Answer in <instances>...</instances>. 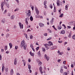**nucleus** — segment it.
<instances>
[{
	"mask_svg": "<svg viewBox=\"0 0 75 75\" xmlns=\"http://www.w3.org/2000/svg\"><path fill=\"white\" fill-rule=\"evenodd\" d=\"M24 42H25V41L23 40L21 42V48L23 47V49L25 50H26V47H27V46L26 45V44H25Z\"/></svg>",
	"mask_w": 75,
	"mask_h": 75,
	"instance_id": "f257e3e1",
	"label": "nucleus"
},
{
	"mask_svg": "<svg viewBox=\"0 0 75 75\" xmlns=\"http://www.w3.org/2000/svg\"><path fill=\"white\" fill-rule=\"evenodd\" d=\"M4 3L3 2L1 3V9L2 11H3V10H4V8H3V6H4Z\"/></svg>",
	"mask_w": 75,
	"mask_h": 75,
	"instance_id": "f03ea898",
	"label": "nucleus"
},
{
	"mask_svg": "<svg viewBox=\"0 0 75 75\" xmlns=\"http://www.w3.org/2000/svg\"><path fill=\"white\" fill-rule=\"evenodd\" d=\"M42 67L41 66L39 68V71L41 74H42L43 72H45V71H43V72L42 71Z\"/></svg>",
	"mask_w": 75,
	"mask_h": 75,
	"instance_id": "7ed1b4c3",
	"label": "nucleus"
},
{
	"mask_svg": "<svg viewBox=\"0 0 75 75\" xmlns=\"http://www.w3.org/2000/svg\"><path fill=\"white\" fill-rule=\"evenodd\" d=\"M19 25L21 29H23V24H21V23H19Z\"/></svg>",
	"mask_w": 75,
	"mask_h": 75,
	"instance_id": "20e7f679",
	"label": "nucleus"
},
{
	"mask_svg": "<svg viewBox=\"0 0 75 75\" xmlns=\"http://www.w3.org/2000/svg\"><path fill=\"white\" fill-rule=\"evenodd\" d=\"M28 13L26 14V16L27 17H30L31 16V11L30 10H28Z\"/></svg>",
	"mask_w": 75,
	"mask_h": 75,
	"instance_id": "39448f33",
	"label": "nucleus"
},
{
	"mask_svg": "<svg viewBox=\"0 0 75 75\" xmlns=\"http://www.w3.org/2000/svg\"><path fill=\"white\" fill-rule=\"evenodd\" d=\"M45 59H47V61H48L49 59H50V57L48 56H47V54L45 55Z\"/></svg>",
	"mask_w": 75,
	"mask_h": 75,
	"instance_id": "423d86ee",
	"label": "nucleus"
},
{
	"mask_svg": "<svg viewBox=\"0 0 75 75\" xmlns=\"http://www.w3.org/2000/svg\"><path fill=\"white\" fill-rule=\"evenodd\" d=\"M48 43H49V44H48V46H49V47H50L51 46V45H53V44H52V42L51 41H50L49 42H48Z\"/></svg>",
	"mask_w": 75,
	"mask_h": 75,
	"instance_id": "0eeeda50",
	"label": "nucleus"
},
{
	"mask_svg": "<svg viewBox=\"0 0 75 75\" xmlns=\"http://www.w3.org/2000/svg\"><path fill=\"white\" fill-rule=\"evenodd\" d=\"M17 63V59L15 58L14 60V65H16Z\"/></svg>",
	"mask_w": 75,
	"mask_h": 75,
	"instance_id": "6e6552de",
	"label": "nucleus"
},
{
	"mask_svg": "<svg viewBox=\"0 0 75 75\" xmlns=\"http://www.w3.org/2000/svg\"><path fill=\"white\" fill-rule=\"evenodd\" d=\"M39 25L41 27H44V24L41 23H39Z\"/></svg>",
	"mask_w": 75,
	"mask_h": 75,
	"instance_id": "1a4fd4ad",
	"label": "nucleus"
},
{
	"mask_svg": "<svg viewBox=\"0 0 75 75\" xmlns=\"http://www.w3.org/2000/svg\"><path fill=\"white\" fill-rule=\"evenodd\" d=\"M2 72H3V71H4V64H2Z\"/></svg>",
	"mask_w": 75,
	"mask_h": 75,
	"instance_id": "9d476101",
	"label": "nucleus"
},
{
	"mask_svg": "<svg viewBox=\"0 0 75 75\" xmlns=\"http://www.w3.org/2000/svg\"><path fill=\"white\" fill-rule=\"evenodd\" d=\"M14 74V72H13V69H12L10 71V75H13Z\"/></svg>",
	"mask_w": 75,
	"mask_h": 75,
	"instance_id": "9b49d317",
	"label": "nucleus"
},
{
	"mask_svg": "<svg viewBox=\"0 0 75 75\" xmlns=\"http://www.w3.org/2000/svg\"><path fill=\"white\" fill-rule=\"evenodd\" d=\"M22 62H23V65H24V67H25V64L26 63V62H25V61L24 60H22Z\"/></svg>",
	"mask_w": 75,
	"mask_h": 75,
	"instance_id": "f8f14e48",
	"label": "nucleus"
},
{
	"mask_svg": "<svg viewBox=\"0 0 75 75\" xmlns=\"http://www.w3.org/2000/svg\"><path fill=\"white\" fill-rule=\"evenodd\" d=\"M15 17V16H14V15H13L11 17V20H13L14 18Z\"/></svg>",
	"mask_w": 75,
	"mask_h": 75,
	"instance_id": "ddd939ff",
	"label": "nucleus"
},
{
	"mask_svg": "<svg viewBox=\"0 0 75 75\" xmlns=\"http://www.w3.org/2000/svg\"><path fill=\"white\" fill-rule=\"evenodd\" d=\"M38 55L39 57H41V53H40V51H39L38 52Z\"/></svg>",
	"mask_w": 75,
	"mask_h": 75,
	"instance_id": "4468645a",
	"label": "nucleus"
},
{
	"mask_svg": "<svg viewBox=\"0 0 75 75\" xmlns=\"http://www.w3.org/2000/svg\"><path fill=\"white\" fill-rule=\"evenodd\" d=\"M9 45L10 47V48H12V47H13L12 44H11V43H9Z\"/></svg>",
	"mask_w": 75,
	"mask_h": 75,
	"instance_id": "2eb2a0df",
	"label": "nucleus"
},
{
	"mask_svg": "<svg viewBox=\"0 0 75 75\" xmlns=\"http://www.w3.org/2000/svg\"><path fill=\"white\" fill-rule=\"evenodd\" d=\"M65 31L64 30H63L61 31V33L63 34H64V33H65Z\"/></svg>",
	"mask_w": 75,
	"mask_h": 75,
	"instance_id": "dca6fc26",
	"label": "nucleus"
},
{
	"mask_svg": "<svg viewBox=\"0 0 75 75\" xmlns=\"http://www.w3.org/2000/svg\"><path fill=\"white\" fill-rule=\"evenodd\" d=\"M72 24H74V21L70 22L69 23V25H72Z\"/></svg>",
	"mask_w": 75,
	"mask_h": 75,
	"instance_id": "f3484780",
	"label": "nucleus"
},
{
	"mask_svg": "<svg viewBox=\"0 0 75 75\" xmlns=\"http://www.w3.org/2000/svg\"><path fill=\"white\" fill-rule=\"evenodd\" d=\"M36 12L37 15H39L40 12L39 10H38L37 11H36Z\"/></svg>",
	"mask_w": 75,
	"mask_h": 75,
	"instance_id": "a211bd4d",
	"label": "nucleus"
},
{
	"mask_svg": "<svg viewBox=\"0 0 75 75\" xmlns=\"http://www.w3.org/2000/svg\"><path fill=\"white\" fill-rule=\"evenodd\" d=\"M28 68L29 69H31V65L30 64L28 65Z\"/></svg>",
	"mask_w": 75,
	"mask_h": 75,
	"instance_id": "6ab92c4d",
	"label": "nucleus"
},
{
	"mask_svg": "<svg viewBox=\"0 0 75 75\" xmlns=\"http://www.w3.org/2000/svg\"><path fill=\"white\" fill-rule=\"evenodd\" d=\"M1 23H3L4 24L5 23V20L4 19H3L1 21Z\"/></svg>",
	"mask_w": 75,
	"mask_h": 75,
	"instance_id": "aec40b11",
	"label": "nucleus"
},
{
	"mask_svg": "<svg viewBox=\"0 0 75 75\" xmlns=\"http://www.w3.org/2000/svg\"><path fill=\"white\" fill-rule=\"evenodd\" d=\"M30 20H31V21H32L33 20V18L32 16L30 17Z\"/></svg>",
	"mask_w": 75,
	"mask_h": 75,
	"instance_id": "412c9836",
	"label": "nucleus"
},
{
	"mask_svg": "<svg viewBox=\"0 0 75 75\" xmlns=\"http://www.w3.org/2000/svg\"><path fill=\"white\" fill-rule=\"evenodd\" d=\"M62 27H61V26H58L57 28L59 30H61V29L62 28Z\"/></svg>",
	"mask_w": 75,
	"mask_h": 75,
	"instance_id": "4be33fe9",
	"label": "nucleus"
},
{
	"mask_svg": "<svg viewBox=\"0 0 75 75\" xmlns=\"http://www.w3.org/2000/svg\"><path fill=\"white\" fill-rule=\"evenodd\" d=\"M9 36H10V34H9L8 33L6 35V38H8V37H9Z\"/></svg>",
	"mask_w": 75,
	"mask_h": 75,
	"instance_id": "5701e85b",
	"label": "nucleus"
},
{
	"mask_svg": "<svg viewBox=\"0 0 75 75\" xmlns=\"http://www.w3.org/2000/svg\"><path fill=\"white\" fill-rule=\"evenodd\" d=\"M30 55H31V56H34V54H33V53H32V52H30Z\"/></svg>",
	"mask_w": 75,
	"mask_h": 75,
	"instance_id": "b1692460",
	"label": "nucleus"
},
{
	"mask_svg": "<svg viewBox=\"0 0 75 75\" xmlns=\"http://www.w3.org/2000/svg\"><path fill=\"white\" fill-rule=\"evenodd\" d=\"M71 34H72V32L71 31V33L69 34V38L71 37Z\"/></svg>",
	"mask_w": 75,
	"mask_h": 75,
	"instance_id": "393cba45",
	"label": "nucleus"
},
{
	"mask_svg": "<svg viewBox=\"0 0 75 75\" xmlns=\"http://www.w3.org/2000/svg\"><path fill=\"white\" fill-rule=\"evenodd\" d=\"M44 46H45V48H47V47L48 46V44H44Z\"/></svg>",
	"mask_w": 75,
	"mask_h": 75,
	"instance_id": "a878e982",
	"label": "nucleus"
},
{
	"mask_svg": "<svg viewBox=\"0 0 75 75\" xmlns=\"http://www.w3.org/2000/svg\"><path fill=\"white\" fill-rule=\"evenodd\" d=\"M30 47L31 48H34V46H33V45L32 44H30Z\"/></svg>",
	"mask_w": 75,
	"mask_h": 75,
	"instance_id": "bb28decb",
	"label": "nucleus"
},
{
	"mask_svg": "<svg viewBox=\"0 0 75 75\" xmlns=\"http://www.w3.org/2000/svg\"><path fill=\"white\" fill-rule=\"evenodd\" d=\"M42 51H43V52H45L46 51L45 48L44 47L43 48Z\"/></svg>",
	"mask_w": 75,
	"mask_h": 75,
	"instance_id": "cd10ccee",
	"label": "nucleus"
},
{
	"mask_svg": "<svg viewBox=\"0 0 75 75\" xmlns=\"http://www.w3.org/2000/svg\"><path fill=\"white\" fill-rule=\"evenodd\" d=\"M64 16V14L62 13L59 16V17H62Z\"/></svg>",
	"mask_w": 75,
	"mask_h": 75,
	"instance_id": "c85d7f7f",
	"label": "nucleus"
},
{
	"mask_svg": "<svg viewBox=\"0 0 75 75\" xmlns=\"http://www.w3.org/2000/svg\"><path fill=\"white\" fill-rule=\"evenodd\" d=\"M56 12V8H55V6H54V12Z\"/></svg>",
	"mask_w": 75,
	"mask_h": 75,
	"instance_id": "c756f323",
	"label": "nucleus"
},
{
	"mask_svg": "<svg viewBox=\"0 0 75 75\" xmlns=\"http://www.w3.org/2000/svg\"><path fill=\"white\" fill-rule=\"evenodd\" d=\"M47 30L49 33H52V31L51 30H50V29H48Z\"/></svg>",
	"mask_w": 75,
	"mask_h": 75,
	"instance_id": "7c9ffc66",
	"label": "nucleus"
},
{
	"mask_svg": "<svg viewBox=\"0 0 75 75\" xmlns=\"http://www.w3.org/2000/svg\"><path fill=\"white\" fill-rule=\"evenodd\" d=\"M7 50V46H5V50L6 51Z\"/></svg>",
	"mask_w": 75,
	"mask_h": 75,
	"instance_id": "2f4dec72",
	"label": "nucleus"
},
{
	"mask_svg": "<svg viewBox=\"0 0 75 75\" xmlns=\"http://www.w3.org/2000/svg\"><path fill=\"white\" fill-rule=\"evenodd\" d=\"M50 8H51L52 9V4H50Z\"/></svg>",
	"mask_w": 75,
	"mask_h": 75,
	"instance_id": "473e14b6",
	"label": "nucleus"
},
{
	"mask_svg": "<svg viewBox=\"0 0 75 75\" xmlns=\"http://www.w3.org/2000/svg\"><path fill=\"white\" fill-rule=\"evenodd\" d=\"M68 8V6L66 5L65 6V10H67Z\"/></svg>",
	"mask_w": 75,
	"mask_h": 75,
	"instance_id": "72a5a7b5",
	"label": "nucleus"
},
{
	"mask_svg": "<svg viewBox=\"0 0 75 75\" xmlns=\"http://www.w3.org/2000/svg\"><path fill=\"white\" fill-rule=\"evenodd\" d=\"M24 35L25 37H26V38L27 39V35L25 33H24Z\"/></svg>",
	"mask_w": 75,
	"mask_h": 75,
	"instance_id": "f704fd0d",
	"label": "nucleus"
},
{
	"mask_svg": "<svg viewBox=\"0 0 75 75\" xmlns=\"http://www.w3.org/2000/svg\"><path fill=\"white\" fill-rule=\"evenodd\" d=\"M6 7H7L8 8H9V4H8V3L6 4Z\"/></svg>",
	"mask_w": 75,
	"mask_h": 75,
	"instance_id": "c9c22d12",
	"label": "nucleus"
},
{
	"mask_svg": "<svg viewBox=\"0 0 75 75\" xmlns=\"http://www.w3.org/2000/svg\"><path fill=\"white\" fill-rule=\"evenodd\" d=\"M52 27H53V28H54V30H56V31H57V29H56L55 28V26L54 25Z\"/></svg>",
	"mask_w": 75,
	"mask_h": 75,
	"instance_id": "e433bc0d",
	"label": "nucleus"
},
{
	"mask_svg": "<svg viewBox=\"0 0 75 75\" xmlns=\"http://www.w3.org/2000/svg\"><path fill=\"white\" fill-rule=\"evenodd\" d=\"M33 35H30V39H33Z\"/></svg>",
	"mask_w": 75,
	"mask_h": 75,
	"instance_id": "4c0bfd02",
	"label": "nucleus"
},
{
	"mask_svg": "<svg viewBox=\"0 0 75 75\" xmlns=\"http://www.w3.org/2000/svg\"><path fill=\"white\" fill-rule=\"evenodd\" d=\"M51 38H52V37H50L48 38L47 39V40L48 41L49 40H51Z\"/></svg>",
	"mask_w": 75,
	"mask_h": 75,
	"instance_id": "58836bf2",
	"label": "nucleus"
},
{
	"mask_svg": "<svg viewBox=\"0 0 75 75\" xmlns=\"http://www.w3.org/2000/svg\"><path fill=\"white\" fill-rule=\"evenodd\" d=\"M60 72L61 73H63V69H62L60 70Z\"/></svg>",
	"mask_w": 75,
	"mask_h": 75,
	"instance_id": "ea45409f",
	"label": "nucleus"
},
{
	"mask_svg": "<svg viewBox=\"0 0 75 75\" xmlns=\"http://www.w3.org/2000/svg\"><path fill=\"white\" fill-rule=\"evenodd\" d=\"M73 39L75 40V35H74L72 37Z\"/></svg>",
	"mask_w": 75,
	"mask_h": 75,
	"instance_id": "a19ab883",
	"label": "nucleus"
},
{
	"mask_svg": "<svg viewBox=\"0 0 75 75\" xmlns=\"http://www.w3.org/2000/svg\"><path fill=\"white\" fill-rule=\"evenodd\" d=\"M39 48H40V47H38L36 48V50L37 51H38V50H39Z\"/></svg>",
	"mask_w": 75,
	"mask_h": 75,
	"instance_id": "79ce46f5",
	"label": "nucleus"
},
{
	"mask_svg": "<svg viewBox=\"0 0 75 75\" xmlns=\"http://www.w3.org/2000/svg\"><path fill=\"white\" fill-rule=\"evenodd\" d=\"M18 46H16L15 47V50H17V48H18Z\"/></svg>",
	"mask_w": 75,
	"mask_h": 75,
	"instance_id": "37998d69",
	"label": "nucleus"
},
{
	"mask_svg": "<svg viewBox=\"0 0 75 75\" xmlns=\"http://www.w3.org/2000/svg\"><path fill=\"white\" fill-rule=\"evenodd\" d=\"M44 35L45 36H46V37H47V33H44Z\"/></svg>",
	"mask_w": 75,
	"mask_h": 75,
	"instance_id": "c03bdc74",
	"label": "nucleus"
},
{
	"mask_svg": "<svg viewBox=\"0 0 75 75\" xmlns=\"http://www.w3.org/2000/svg\"><path fill=\"white\" fill-rule=\"evenodd\" d=\"M63 75H67V72L64 73Z\"/></svg>",
	"mask_w": 75,
	"mask_h": 75,
	"instance_id": "a18cd8bd",
	"label": "nucleus"
},
{
	"mask_svg": "<svg viewBox=\"0 0 75 75\" xmlns=\"http://www.w3.org/2000/svg\"><path fill=\"white\" fill-rule=\"evenodd\" d=\"M59 3V0H57V4H58Z\"/></svg>",
	"mask_w": 75,
	"mask_h": 75,
	"instance_id": "49530a36",
	"label": "nucleus"
},
{
	"mask_svg": "<svg viewBox=\"0 0 75 75\" xmlns=\"http://www.w3.org/2000/svg\"><path fill=\"white\" fill-rule=\"evenodd\" d=\"M62 26H63V27H64V29H65L66 28V26H65V25L64 24L62 25Z\"/></svg>",
	"mask_w": 75,
	"mask_h": 75,
	"instance_id": "de8ad7c7",
	"label": "nucleus"
},
{
	"mask_svg": "<svg viewBox=\"0 0 75 75\" xmlns=\"http://www.w3.org/2000/svg\"><path fill=\"white\" fill-rule=\"evenodd\" d=\"M47 3V2L46 1H45L44 2V4H45Z\"/></svg>",
	"mask_w": 75,
	"mask_h": 75,
	"instance_id": "09e8293b",
	"label": "nucleus"
},
{
	"mask_svg": "<svg viewBox=\"0 0 75 75\" xmlns=\"http://www.w3.org/2000/svg\"><path fill=\"white\" fill-rule=\"evenodd\" d=\"M41 64H42V63L41 62H40L39 63V66H40V65H41Z\"/></svg>",
	"mask_w": 75,
	"mask_h": 75,
	"instance_id": "8fccbe9b",
	"label": "nucleus"
},
{
	"mask_svg": "<svg viewBox=\"0 0 75 75\" xmlns=\"http://www.w3.org/2000/svg\"><path fill=\"white\" fill-rule=\"evenodd\" d=\"M53 22H54V21L52 20L51 21V23L52 24V23H53Z\"/></svg>",
	"mask_w": 75,
	"mask_h": 75,
	"instance_id": "3c124183",
	"label": "nucleus"
},
{
	"mask_svg": "<svg viewBox=\"0 0 75 75\" xmlns=\"http://www.w3.org/2000/svg\"><path fill=\"white\" fill-rule=\"evenodd\" d=\"M57 48V46H53L54 49H55V48Z\"/></svg>",
	"mask_w": 75,
	"mask_h": 75,
	"instance_id": "603ef678",
	"label": "nucleus"
},
{
	"mask_svg": "<svg viewBox=\"0 0 75 75\" xmlns=\"http://www.w3.org/2000/svg\"><path fill=\"white\" fill-rule=\"evenodd\" d=\"M29 18H27L25 19V21H27V20H29Z\"/></svg>",
	"mask_w": 75,
	"mask_h": 75,
	"instance_id": "864d4df0",
	"label": "nucleus"
},
{
	"mask_svg": "<svg viewBox=\"0 0 75 75\" xmlns=\"http://www.w3.org/2000/svg\"><path fill=\"white\" fill-rule=\"evenodd\" d=\"M7 12V10H5L4 13V14H5V13H6Z\"/></svg>",
	"mask_w": 75,
	"mask_h": 75,
	"instance_id": "5fc2aeb1",
	"label": "nucleus"
},
{
	"mask_svg": "<svg viewBox=\"0 0 75 75\" xmlns=\"http://www.w3.org/2000/svg\"><path fill=\"white\" fill-rule=\"evenodd\" d=\"M28 62H31V59H28Z\"/></svg>",
	"mask_w": 75,
	"mask_h": 75,
	"instance_id": "6e6d98bb",
	"label": "nucleus"
},
{
	"mask_svg": "<svg viewBox=\"0 0 75 75\" xmlns=\"http://www.w3.org/2000/svg\"><path fill=\"white\" fill-rule=\"evenodd\" d=\"M14 28H17V26L14 25Z\"/></svg>",
	"mask_w": 75,
	"mask_h": 75,
	"instance_id": "4d7b16f0",
	"label": "nucleus"
},
{
	"mask_svg": "<svg viewBox=\"0 0 75 75\" xmlns=\"http://www.w3.org/2000/svg\"><path fill=\"white\" fill-rule=\"evenodd\" d=\"M50 50H54V47H50Z\"/></svg>",
	"mask_w": 75,
	"mask_h": 75,
	"instance_id": "13d9d810",
	"label": "nucleus"
},
{
	"mask_svg": "<svg viewBox=\"0 0 75 75\" xmlns=\"http://www.w3.org/2000/svg\"><path fill=\"white\" fill-rule=\"evenodd\" d=\"M25 21V23L27 24V25H28V21Z\"/></svg>",
	"mask_w": 75,
	"mask_h": 75,
	"instance_id": "bf43d9fd",
	"label": "nucleus"
},
{
	"mask_svg": "<svg viewBox=\"0 0 75 75\" xmlns=\"http://www.w3.org/2000/svg\"><path fill=\"white\" fill-rule=\"evenodd\" d=\"M45 6L44 7L45 8H47V5H46V4H44Z\"/></svg>",
	"mask_w": 75,
	"mask_h": 75,
	"instance_id": "052dcab7",
	"label": "nucleus"
},
{
	"mask_svg": "<svg viewBox=\"0 0 75 75\" xmlns=\"http://www.w3.org/2000/svg\"><path fill=\"white\" fill-rule=\"evenodd\" d=\"M5 71L6 72H7L8 71V68H6L5 69Z\"/></svg>",
	"mask_w": 75,
	"mask_h": 75,
	"instance_id": "680f3d73",
	"label": "nucleus"
},
{
	"mask_svg": "<svg viewBox=\"0 0 75 75\" xmlns=\"http://www.w3.org/2000/svg\"><path fill=\"white\" fill-rule=\"evenodd\" d=\"M57 4L58 6H60V4H59V3H58V4Z\"/></svg>",
	"mask_w": 75,
	"mask_h": 75,
	"instance_id": "e2e57ef3",
	"label": "nucleus"
},
{
	"mask_svg": "<svg viewBox=\"0 0 75 75\" xmlns=\"http://www.w3.org/2000/svg\"><path fill=\"white\" fill-rule=\"evenodd\" d=\"M67 28H71V26H67Z\"/></svg>",
	"mask_w": 75,
	"mask_h": 75,
	"instance_id": "0e129e2a",
	"label": "nucleus"
},
{
	"mask_svg": "<svg viewBox=\"0 0 75 75\" xmlns=\"http://www.w3.org/2000/svg\"><path fill=\"white\" fill-rule=\"evenodd\" d=\"M67 51H70V48H69V47H68L67 48Z\"/></svg>",
	"mask_w": 75,
	"mask_h": 75,
	"instance_id": "69168bd1",
	"label": "nucleus"
},
{
	"mask_svg": "<svg viewBox=\"0 0 75 75\" xmlns=\"http://www.w3.org/2000/svg\"><path fill=\"white\" fill-rule=\"evenodd\" d=\"M57 61H58V62H60V61H61V60L60 59H58Z\"/></svg>",
	"mask_w": 75,
	"mask_h": 75,
	"instance_id": "338daca9",
	"label": "nucleus"
},
{
	"mask_svg": "<svg viewBox=\"0 0 75 75\" xmlns=\"http://www.w3.org/2000/svg\"><path fill=\"white\" fill-rule=\"evenodd\" d=\"M73 24H74V26L75 27V21H73Z\"/></svg>",
	"mask_w": 75,
	"mask_h": 75,
	"instance_id": "774afa93",
	"label": "nucleus"
}]
</instances>
